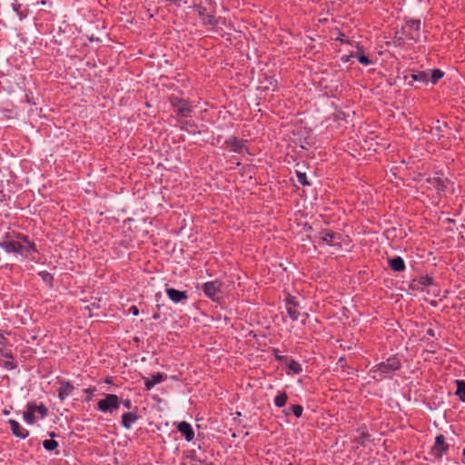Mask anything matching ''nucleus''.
<instances>
[{
    "label": "nucleus",
    "mask_w": 465,
    "mask_h": 465,
    "mask_svg": "<svg viewBox=\"0 0 465 465\" xmlns=\"http://www.w3.org/2000/svg\"><path fill=\"white\" fill-rule=\"evenodd\" d=\"M272 353L277 361H279V362L288 361V356L282 355L279 349H273Z\"/></svg>",
    "instance_id": "nucleus-33"
},
{
    "label": "nucleus",
    "mask_w": 465,
    "mask_h": 465,
    "mask_svg": "<svg viewBox=\"0 0 465 465\" xmlns=\"http://www.w3.org/2000/svg\"><path fill=\"white\" fill-rule=\"evenodd\" d=\"M129 312L132 313L134 316L139 315V309L137 306L133 305L129 308Z\"/></svg>",
    "instance_id": "nucleus-43"
},
{
    "label": "nucleus",
    "mask_w": 465,
    "mask_h": 465,
    "mask_svg": "<svg viewBox=\"0 0 465 465\" xmlns=\"http://www.w3.org/2000/svg\"><path fill=\"white\" fill-rule=\"evenodd\" d=\"M462 456L465 457V448L462 450Z\"/></svg>",
    "instance_id": "nucleus-53"
},
{
    "label": "nucleus",
    "mask_w": 465,
    "mask_h": 465,
    "mask_svg": "<svg viewBox=\"0 0 465 465\" xmlns=\"http://www.w3.org/2000/svg\"><path fill=\"white\" fill-rule=\"evenodd\" d=\"M139 419V415L134 412H125L122 416V425L125 429H130L132 425Z\"/></svg>",
    "instance_id": "nucleus-18"
},
{
    "label": "nucleus",
    "mask_w": 465,
    "mask_h": 465,
    "mask_svg": "<svg viewBox=\"0 0 465 465\" xmlns=\"http://www.w3.org/2000/svg\"><path fill=\"white\" fill-rule=\"evenodd\" d=\"M444 76L443 71H441L439 68H434L431 71L430 81L431 84H435L440 79H441Z\"/></svg>",
    "instance_id": "nucleus-29"
},
{
    "label": "nucleus",
    "mask_w": 465,
    "mask_h": 465,
    "mask_svg": "<svg viewBox=\"0 0 465 465\" xmlns=\"http://www.w3.org/2000/svg\"><path fill=\"white\" fill-rule=\"evenodd\" d=\"M197 12L203 25L212 26L218 25V19L215 17L213 11L208 12L205 6L200 5L197 6Z\"/></svg>",
    "instance_id": "nucleus-11"
},
{
    "label": "nucleus",
    "mask_w": 465,
    "mask_h": 465,
    "mask_svg": "<svg viewBox=\"0 0 465 465\" xmlns=\"http://www.w3.org/2000/svg\"><path fill=\"white\" fill-rule=\"evenodd\" d=\"M38 275L42 278V280L45 282H47L49 284H52L53 281H54V276L52 273L46 272V271H42V272H38Z\"/></svg>",
    "instance_id": "nucleus-32"
},
{
    "label": "nucleus",
    "mask_w": 465,
    "mask_h": 465,
    "mask_svg": "<svg viewBox=\"0 0 465 465\" xmlns=\"http://www.w3.org/2000/svg\"><path fill=\"white\" fill-rule=\"evenodd\" d=\"M284 301H285L286 311H287L289 317L293 322L297 321L299 319V316L301 315V313L298 311L299 302L296 301V297L288 293L287 296L285 297Z\"/></svg>",
    "instance_id": "nucleus-10"
},
{
    "label": "nucleus",
    "mask_w": 465,
    "mask_h": 465,
    "mask_svg": "<svg viewBox=\"0 0 465 465\" xmlns=\"http://www.w3.org/2000/svg\"><path fill=\"white\" fill-rule=\"evenodd\" d=\"M177 430L182 433L187 441H192L194 439V430L190 423L187 421H181L177 425Z\"/></svg>",
    "instance_id": "nucleus-17"
},
{
    "label": "nucleus",
    "mask_w": 465,
    "mask_h": 465,
    "mask_svg": "<svg viewBox=\"0 0 465 465\" xmlns=\"http://www.w3.org/2000/svg\"><path fill=\"white\" fill-rule=\"evenodd\" d=\"M409 75L413 82L417 83V84L414 85L412 83L409 82V86H413L415 89L427 85L430 82L428 72L416 68L413 61L409 63Z\"/></svg>",
    "instance_id": "nucleus-5"
},
{
    "label": "nucleus",
    "mask_w": 465,
    "mask_h": 465,
    "mask_svg": "<svg viewBox=\"0 0 465 465\" xmlns=\"http://www.w3.org/2000/svg\"><path fill=\"white\" fill-rule=\"evenodd\" d=\"M95 391H96L95 387H89V388L84 390V392L87 395L86 399H85L86 401H89L92 399L94 392Z\"/></svg>",
    "instance_id": "nucleus-39"
},
{
    "label": "nucleus",
    "mask_w": 465,
    "mask_h": 465,
    "mask_svg": "<svg viewBox=\"0 0 465 465\" xmlns=\"http://www.w3.org/2000/svg\"><path fill=\"white\" fill-rule=\"evenodd\" d=\"M270 85L271 86H264V89H272V91L275 90V88L277 87V80L275 79H271L270 80Z\"/></svg>",
    "instance_id": "nucleus-42"
},
{
    "label": "nucleus",
    "mask_w": 465,
    "mask_h": 465,
    "mask_svg": "<svg viewBox=\"0 0 465 465\" xmlns=\"http://www.w3.org/2000/svg\"><path fill=\"white\" fill-rule=\"evenodd\" d=\"M351 56H352V55H347V56L343 55V56L341 57V61H342V62H349V61H350V58H351Z\"/></svg>",
    "instance_id": "nucleus-48"
},
{
    "label": "nucleus",
    "mask_w": 465,
    "mask_h": 465,
    "mask_svg": "<svg viewBox=\"0 0 465 465\" xmlns=\"http://www.w3.org/2000/svg\"><path fill=\"white\" fill-rule=\"evenodd\" d=\"M166 294L168 298L174 303L184 302L188 299L187 292L179 291L174 288H167Z\"/></svg>",
    "instance_id": "nucleus-15"
},
{
    "label": "nucleus",
    "mask_w": 465,
    "mask_h": 465,
    "mask_svg": "<svg viewBox=\"0 0 465 465\" xmlns=\"http://www.w3.org/2000/svg\"><path fill=\"white\" fill-rule=\"evenodd\" d=\"M456 392L455 394L459 397L461 401H465V381L457 380L456 381Z\"/></svg>",
    "instance_id": "nucleus-25"
},
{
    "label": "nucleus",
    "mask_w": 465,
    "mask_h": 465,
    "mask_svg": "<svg viewBox=\"0 0 465 465\" xmlns=\"http://www.w3.org/2000/svg\"><path fill=\"white\" fill-rule=\"evenodd\" d=\"M371 440V434L361 431L358 437L354 439V442L361 446L366 445V441Z\"/></svg>",
    "instance_id": "nucleus-28"
},
{
    "label": "nucleus",
    "mask_w": 465,
    "mask_h": 465,
    "mask_svg": "<svg viewBox=\"0 0 465 465\" xmlns=\"http://www.w3.org/2000/svg\"><path fill=\"white\" fill-rule=\"evenodd\" d=\"M156 385L152 379H144V387L146 391H150Z\"/></svg>",
    "instance_id": "nucleus-40"
},
{
    "label": "nucleus",
    "mask_w": 465,
    "mask_h": 465,
    "mask_svg": "<svg viewBox=\"0 0 465 465\" xmlns=\"http://www.w3.org/2000/svg\"><path fill=\"white\" fill-rule=\"evenodd\" d=\"M151 379L155 384H158L166 379V375L161 372H157L155 374H153Z\"/></svg>",
    "instance_id": "nucleus-34"
},
{
    "label": "nucleus",
    "mask_w": 465,
    "mask_h": 465,
    "mask_svg": "<svg viewBox=\"0 0 465 465\" xmlns=\"http://www.w3.org/2000/svg\"><path fill=\"white\" fill-rule=\"evenodd\" d=\"M58 383L60 386L57 391V395L59 400L63 401L73 392L74 386L69 381L65 380H61L58 381Z\"/></svg>",
    "instance_id": "nucleus-14"
},
{
    "label": "nucleus",
    "mask_w": 465,
    "mask_h": 465,
    "mask_svg": "<svg viewBox=\"0 0 465 465\" xmlns=\"http://www.w3.org/2000/svg\"><path fill=\"white\" fill-rule=\"evenodd\" d=\"M2 366H3L5 369H6V370L11 371V370H15V369L17 367V364H16V362H15V361H14V359H13V360H11V361H4V362L2 363Z\"/></svg>",
    "instance_id": "nucleus-37"
},
{
    "label": "nucleus",
    "mask_w": 465,
    "mask_h": 465,
    "mask_svg": "<svg viewBox=\"0 0 465 465\" xmlns=\"http://www.w3.org/2000/svg\"><path fill=\"white\" fill-rule=\"evenodd\" d=\"M388 262H389L391 269L394 272H402L405 269L404 260L400 256H396L391 259H389Z\"/></svg>",
    "instance_id": "nucleus-19"
},
{
    "label": "nucleus",
    "mask_w": 465,
    "mask_h": 465,
    "mask_svg": "<svg viewBox=\"0 0 465 465\" xmlns=\"http://www.w3.org/2000/svg\"><path fill=\"white\" fill-rule=\"evenodd\" d=\"M5 341V337L3 333L0 334V346H4Z\"/></svg>",
    "instance_id": "nucleus-47"
},
{
    "label": "nucleus",
    "mask_w": 465,
    "mask_h": 465,
    "mask_svg": "<svg viewBox=\"0 0 465 465\" xmlns=\"http://www.w3.org/2000/svg\"><path fill=\"white\" fill-rule=\"evenodd\" d=\"M225 144L233 153H242L243 151H247L246 141L239 140L236 136H230L225 141Z\"/></svg>",
    "instance_id": "nucleus-13"
},
{
    "label": "nucleus",
    "mask_w": 465,
    "mask_h": 465,
    "mask_svg": "<svg viewBox=\"0 0 465 465\" xmlns=\"http://www.w3.org/2000/svg\"><path fill=\"white\" fill-rule=\"evenodd\" d=\"M303 408L302 405H292L289 408L283 410V413L285 416H289L292 413L295 415V417L300 418L302 415Z\"/></svg>",
    "instance_id": "nucleus-23"
},
{
    "label": "nucleus",
    "mask_w": 465,
    "mask_h": 465,
    "mask_svg": "<svg viewBox=\"0 0 465 465\" xmlns=\"http://www.w3.org/2000/svg\"><path fill=\"white\" fill-rule=\"evenodd\" d=\"M156 385L152 379H144V387L146 391H150Z\"/></svg>",
    "instance_id": "nucleus-41"
},
{
    "label": "nucleus",
    "mask_w": 465,
    "mask_h": 465,
    "mask_svg": "<svg viewBox=\"0 0 465 465\" xmlns=\"http://www.w3.org/2000/svg\"><path fill=\"white\" fill-rule=\"evenodd\" d=\"M121 402L123 403V405H124L126 409H131V408H132V406H133V405H132V401H131V400H129V399H126V400H124V401H121Z\"/></svg>",
    "instance_id": "nucleus-44"
},
{
    "label": "nucleus",
    "mask_w": 465,
    "mask_h": 465,
    "mask_svg": "<svg viewBox=\"0 0 465 465\" xmlns=\"http://www.w3.org/2000/svg\"><path fill=\"white\" fill-rule=\"evenodd\" d=\"M420 19H409V40L418 44V49H420L422 43L426 41V35L420 30Z\"/></svg>",
    "instance_id": "nucleus-7"
},
{
    "label": "nucleus",
    "mask_w": 465,
    "mask_h": 465,
    "mask_svg": "<svg viewBox=\"0 0 465 465\" xmlns=\"http://www.w3.org/2000/svg\"><path fill=\"white\" fill-rule=\"evenodd\" d=\"M20 7V5H17V7H14V9L18 13V8Z\"/></svg>",
    "instance_id": "nucleus-51"
},
{
    "label": "nucleus",
    "mask_w": 465,
    "mask_h": 465,
    "mask_svg": "<svg viewBox=\"0 0 465 465\" xmlns=\"http://www.w3.org/2000/svg\"><path fill=\"white\" fill-rule=\"evenodd\" d=\"M28 404L30 406H32L35 413L37 411L41 415L42 419H44L47 415L48 409L43 403H41L40 405H37L35 402L31 401V402H28Z\"/></svg>",
    "instance_id": "nucleus-26"
},
{
    "label": "nucleus",
    "mask_w": 465,
    "mask_h": 465,
    "mask_svg": "<svg viewBox=\"0 0 465 465\" xmlns=\"http://www.w3.org/2000/svg\"><path fill=\"white\" fill-rule=\"evenodd\" d=\"M0 248L7 253H19L24 258H29L32 252H38L35 243L28 235L17 232H7L0 239Z\"/></svg>",
    "instance_id": "nucleus-2"
},
{
    "label": "nucleus",
    "mask_w": 465,
    "mask_h": 465,
    "mask_svg": "<svg viewBox=\"0 0 465 465\" xmlns=\"http://www.w3.org/2000/svg\"><path fill=\"white\" fill-rule=\"evenodd\" d=\"M432 282V277L429 275L420 276L419 278H414L411 280V282L409 283V289L412 291H424V289L431 285Z\"/></svg>",
    "instance_id": "nucleus-12"
},
{
    "label": "nucleus",
    "mask_w": 465,
    "mask_h": 465,
    "mask_svg": "<svg viewBox=\"0 0 465 465\" xmlns=\"http://www.w3.org/2000/svg\"><path fill=\"white\" fill-rule=\"evenodd\" d=\"M421 133L425 132L423 124L420 121H417L414 127L411 130V135L409 134V139H417L419 144L413 149L416 151V154L409 156V177L413 181L421 183L420 188L435 191L438 195H440L445 192L447 179L443 180L440 177H426L427 171L429 170V163L424 159H418L419 155H424L427 153L426 143L427 138L420 136Z\"/></svg>",
    "instance_id": "nucleus-1"
},
{
    "label": "nucleus",
    "mask_w": 465,
    "mask_h": 465,
    "mask_svg": "<svg viewBox=\"0 0 465 465\" xmlns=\"http://www.w3.org/2000/svg\"><path fill=\"white\" fill-rule=\"evenodd\" d=\"M320 234H321V240L323 242H325L326 244H328L330 246L334 245L333 244V241H334V239L336 237V233L335 232H333L331 230L324 229V230H322L320 232Z\"/></svg>",
    "instance_id": "nucleus-20"
},
{
    "label": "nucleus",
    "mask_w": 465,
    "mask_h": 465,
    "mask_svg": "<svg viewBox=\"0 0 465 465\" xmlns=\"http://www.w3.org/2000/svg\"><path fill=\"white\" fill-rule=\"evenodd\" d=\"M169 102L176 114L180 117L188 118L192 117L193 107L188 100H185L178 95L171 94Z\"/></svg>",
    "instance_id": "nucleus-4"
},
{
    "label": "nucleus",
    "mask_w": 465,
    "mask_h": 465,
    "mask_svg": "<svg viewBox=\"0 0 465 465\" xmlns=\"http://www.w3.org/2000/svg\"><path fill=\"white\" fill-rule=\"evenodd\" d=\"M401 364L396 356L388 358L385 361H381L375 365L371 370L373 379L381 381L389 377L393 371L399 370Z\"/></svg>",
    "instance_id": "nucleus-3"
},
{
    "label": "nucleus",
    "mask_w": 465,
    "mask_h": 465,
    "mask_svg": "<svg viewBox=\"0 0 465 465\" xmlns=\"http://www.w3.org/2000/svg\"><path fill=\"white\" fill-rule=\"evenodd\" d=\"M4 413H5V414H8V413H9V411H4Z\"/></svg>",
    "instance_id": "nucleus-54"
},
{
    "label": "nucleus",
    "mask_w": 465,
    "mask_h": 465,
    "mask_svg": "<svg viewBox=\"0 0 465 465\" xmlns=\"http://www.w3.org/2000/svg\"><path fill=\"white\" fill-rule=\"evenodd\" d=\"M8 423H9V425H10V429H11V430H12V433H13L15 437H17V438H19V439H25V438H27V437H28V435H29V431H28L26 429L23 428V427L19 424V422H18L17 420H13V419H10V420H8Z\"/></svg>",
    "instance_id": "nucleus-16"
},
{
    "label": "nucleus",
    "mask_w": 465,
    "mask_h": 465,
    "mask_svg": "<svg viewBox=\"0 0 465 465\" xmlns=\"http://www.w3.org/2000/svg\"><path fill=\"white\" fill-rule=\"evenodd\" d=\"M223 282L219 280L206 282L202 286L204 295L213 302H220L222 299Z\"/></svg>",
    "instance_id": "nucleus-6"
},
{
    "label": "nucleus",
    "mask_w": 465,
    "mask_h": 465,
    "mask_svg": "<svg viewBox=\"0 0 465 465\" xmlns=\"http://www.w3.org/2000/svg\"><path fill=\"white\" fill-rule=\"evenodd\" d=\"M414 327L418 328V323L416 322H412L411 320H409V325H408L409 331H411L412 332L413 336L420 337V331H418V333H415Z\"/></svg>",
    "instance_id": "nucleus-38"
},
{
    "label": "nucleus",
    "mask_w": 465,
    "mask_h": 465,
    "mask_svg": "<svg viewBox=\"0 0 465 465\" xmlns=\"http://www.w3.org/2000/svg\"><path fill=\"white\" fill-rule=\"evenodd\" d=\"M336 40L341 41V43H349V40L345 39V35L340 33V36L336 38Z\"/></svg>",
    "instance_id": "nucleus-45"
},
{
    "label": "nucleus",
    "mask_w": 465,
    "mask_h": 465,
    "mask_svg": "<svg viewBox=\"0 0 465 465\" xmlns=\"http://www.w3.org/2000/svg\"><path fill=\"white\" fill-rule=\"evenodd\" d=\"M447 128V123L436 121L435 124L430 127V134L437 136L439 139L442 136L444 129Z\"/></svg>",
    "instance_id": "nucleus-21"
},
{
    "label": "nucleus",
    "mask_w": 465,
    "mask_h": 465,
    "mask_svg": "<svg viewBox=\"0 0 465 465\" xmlns=\"http://www.w3.org/2000/svg\"><path fill=\"white\" fill-rule=\"evenodd\" d=\"M296 176H297V180L298 182L303 185V186H307V185H310V182L308 181L307 179V175L305 173H302V172H300V171H296Z\"/></svg>",
    "instance_id": "nucleus-31"
},
{
    "label": "nucleus",
    "mask_w": 465,
    "mask_h": 465,
    "mask_svg": "<svg viewBox=\"0 0 465 465\" xmlns=\"http://www.w3.org/2000/svg\"><path fill=\"white\" fill-rule=\"evenodd\" d=\"M357 58L359 63H361L363 65H369L371 64V60L362 53L359 54Z\"/></svg>",
    "instance_id": "nucleus-35"
},
{
    "label": "nucleus",
    "mask_w": 465,
    "mask_h": 465,
    "mask_svg": "<svg viewBox=\"0 0 465 465\" xmlns=\"http://www.w3.org/2000/svg\"><path fill=\"white\" fill-rule=\"evenodd\" d=\"M120 403L121 401L117 395L106 394L104 399L98 401L97 407L102 412H113L119 409Z\"/></svg>",
    "instance_id": "nucleus-9"
},
{
    "label": "nucleus",
    "mask_w": 465,
    "mask_h": 465,
    "mask_svg": "<svg viewBox=\"0 0 465 465\" xmlns=\"http://www.w3.org/2000/svg\"><path fill=\"white\" fill-rule=\"evenodd\" d=\"M43 446L46 450L52 451L58 447V442L53 439L45 440L43 441Z\"/></svg>",
    "instance_id": "nucleus-30"
},
{
    "label": "nucleus",
    "mask_w": 465,
    "mask_h": 465,
    "mask_svg": "<svg viewBox=\"0 0 465 465\" xmlns=\"http://www.w3.org/2000/svg\"><path fill=\"white\" fill-rule=\"evenodd\" d=\"M426 333H427L428 335H430V336H434V335H435V331H434V330H433V329H431V328H427V329H426Z\"/></svg>",
    "instance_id": "nucleus-46"
},
{
    "label": "nucleus",
    "mask_w": 465,
    "mask_h": 465,
    "mask_svg": "<svg viewBox=\"0 0 465 465\" xmlns=\"http://www.w3.org/2000/svg\"><path fill=\"white\" fill-rule=\"evenodd\" d=\"M50 436L53 438V437H54V436H55V433H54V432H51V433H50Z\"/></svg>",
    "instance_id": "nucleus-52"
},
{
    "label": "nucleus",
    "mask_w": 465,
    "mask_h": 465,
    "mask_svg": "<svg viewBox=\"0 0 465 465\" xmlns=\"http://www.w3.org/2000/svg\"><path fill=\"white\" fill-rule=\"evenodd\" d=\"M286 362H287V366L289 369V371H287L288 375L300 374L302 371V365L295 360L288 359V361H286Z\"/></svg>",
    "instance_id": "nucleus-22"
},
{
    "label": "nucleus",
    "mask_w": 465,
    "mask_h": 465,
    "mask_svg": "<svg viewBox=\"0 0 465 465\" xmlns=\"http://www.w3.org/2000/svg\"><path fill=\"white\" fill-rule=\"evenodd\" d=\"M446 222L449 223H455L454 220L451 219V218H447Z\"/></svg>",
    "instance_id": "nucleus-49"
},
{
    "label": "nucleus",
    "mask_w": 465,
    "mask_h": 465,
    "mask_svg": "<svg viewBox=\"0 0 465 465\" xmlns=\"http://www.w3.org/2000/svg\"><path fill=\"white\" fill-rule=\"evenodd\" d=\"M23 418L27 424H34L35 422L34 409L28 403L26 405V411L23 413Z\"/></svg>",
    "instance_id": "nucleus-24"
},
{
    "label": "nucleus",
    "mask_w": 465,
    "mask_h": 465,
    "mask_svg": "<svg viewBox=\"0 0 465 465\" xmlns=\"http://www.w3.org/2000/svg\"><path fill=\"white\" fill-rule=\"evenodd\" d=\"M450 444L447 442L443 434L435 437V441L430 449V454L437 460H440L444 455L448 453Z\"/></svg>",
    "instance_id": "nucleus-8"
},
{
    "label": "nucleus",
    "mask_w": 465,
    "mask_h": 465,
    "mask_svg": "<svg viewBox=\"0 0 465 465\" xmlns=\"http://www.w3.org/2000/svg\"><path fill=\"white\" fill-rule=\"evenodd\" d=\"M288 401V395L285 391L280 392L275 398H274V404L278 408L283 407Z\"/></svg>",
    "instance_id": "nucleus-27"
},
{
    "label": "nucleus",
    "mask_w": 465,
    "mask_h": 465,
    "mask_svg": "<svg viewBox=\"0 0 465 465\" xmlns=\"http://www.w3.org/2000/svg\"><path fill=\"white\" fill-rule=\"evenodd\" d=\"M0 354L7 359H14V355L12 353V351L10 349H5L3 346H0Z\"/></svg>",
    "instance_id": "nucleus-36"
},
{
    "label": "nucleus",
    "mask_w": 465,
    "mask_h": 465,
    "mask_svg": "<svg viewBox=\"0 0 465 465\" xmlns=\"http://www.w3.org/2000/svg\"><path fill=\"white\" fill-rule=\"evenodd\" d=\"M413 124V123L411 122V118L409 117V125L411 126Z\"/></svg>",
    "instance_id": "nucleus-50"
}]
</instances>
